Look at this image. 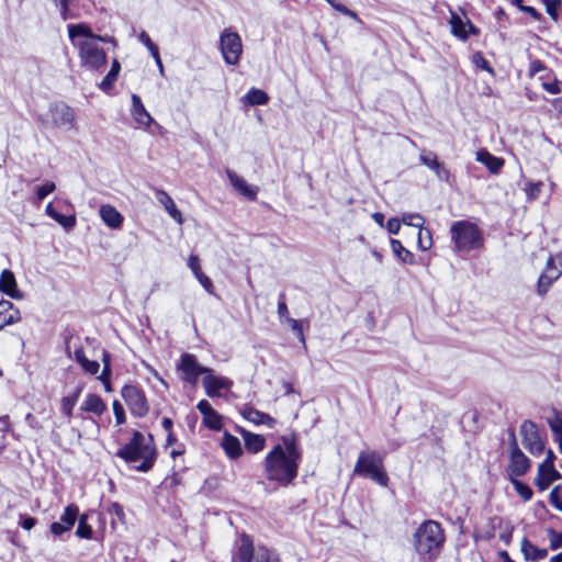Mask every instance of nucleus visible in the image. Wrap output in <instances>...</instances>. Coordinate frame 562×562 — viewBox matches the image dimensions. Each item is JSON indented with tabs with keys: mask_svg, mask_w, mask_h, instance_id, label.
I'll use <instances>...</instances> for the list:
<instances>
[{
	"mask_svg": "<svg viewBox=\"0 0 562 562\" xmlns=\"http://www.w3.org/2000/svg\"><path fill=\"white\" fill-rule=\"evenodd\" d=\"M243 438L245 441L246 449L251 453H258L263 450L266 446V439L261 435L252 434L250 431H244Z\"/></svg>",
	"mask_w": 562,
	"mask_h": 562,
	"instance_id": "nucleus-34",
	"label": "nucleus"
},
{
	"mask_svg": "<svg viewBox=\"0 0 562 562\" xmlns=\"http://www.w3.org/2000/svg\"><path fill=\"white\" fill-rule=\"evenodd\" d=\"M548 539L550 541V548L552 550L562 548V533L559 531H555L552 528H549L547 530Z\"/></svg>",
	"mask_w": 562,
	"mask_h": 562,
	"instance_id": "nucleus-48",
	"label": "nucleus"
},
{
	"mask_svg": "<svg viewBox=\"0 0 562 562\" xmlns=\"http://www.w3.org/2000/svg\"><path fill=\"white\" fill-rule=\"evenodd\" d=\"M245 104L254 106V105H265L269 101L268 94L257 88H251L247 94L243 98Z\"/></svg>",
	"mask_w": 562,
	"mask_h": 562,
	"instance_id": "nucleus-35",
	"label": "nucleus"
},
{
	"mask_svg": "<svg viewBox=\"0 0 562 562\" xmlns=\"http://www.w3.org/2000/svg\"><path fill=\"white\" fill-rule=\"evenodd\" d=\"M520 10L522 12L530 14L535 20H539L541 18V14L533 7H529V5L520 7Z\"/></svg>",
	"mask_w": 562,
	"mask_h": 562,
	"instance_id": "nucleus-64",
	"label": "nucleus"
},
{
	"mask_svg": "<svg viewBox=\"0 0 562 562\" xmlns=\"http://www.w3.org/2000/svg\"><path fill=\"white\" fill-rule=\"evenodd\" d=\"M450 25L452 34L462 41L468 40L469 33H477V30L469 20L464 22L457 13L453 12L450 18Z\"/></svg>",
	"mask_w": 562,
	"mask_h": 562,
	"instance_id": "nucleus-19",
	"label": "nucleus"
},
{
	"mask_svg": "<svg viewBox=\"0 0 562 562\" xmlns=\"http://www.w3.org/2000/svg\"><path fill=\"white\" fill-rule=\"evenodd\" d=\"M256 553L250 536L243 533L232 554V562H252Z\"/></svg>",
	"mask_w": 562,
	"mask_h": 562,
	"instance_id": "nucleus-15",
	"label": "nucleus"
},
{
	"mask_svg": "<svg viewBox=\"0 0 562 562\" xmlns=\"http://www.w3.org/2000/svg\"><path fill=\"white\" fill-rule=\"evenodd\" d=\"M512 483L515 486L516 492L524 498V501H530L532 497V490L524 482L512 479Z\"/></svg>",
	"mask_w": 562,
	"mask_h": 562,
	"instance_id": "nucleus-45",
	"label": "nucleus"
},
{
	"mask_svg": "<svg viewBox=\"0 0 562 562\" xmlns=\"http://www.w3.org/2000/svg\"><path fill=\"white\" fill-rule=\"evenodd\" d=\"M402 223L407 226L422 228V226H424L425 220L418 213H404L402 216Z\"/></svg>",
	"mask_w": 562,
	"mask_h": 562,
	"instance_id": "nucleus-41",
	"label": "nucleus"
},
{
	"mask_svg": "<svg viewBox=\"0 0 562 562\" xmlns=\"http://www.w3.org/2000/svg\"><path fill=\"white\" fill-rule=\"evenodd\" d=\"M560 479L561 474L554 469V465L549 464V467H546L542 470H540L539 465L538 475L535 480V484L539 488V491L543 492L550 486L552 482L558 481Z\"/></svg>",
	"mask_w": 562,
	"mask_h": 562,
	"instance_id": "nucleus-24",
	"label": "nucleus"
},
{
	"mask_svg": "<svg viewBox=\"0 0 562 562\" xmlns=\"http://www.w3.org/2000/svg\"><path fill=\"white\" fill-rule=\"evenodd\" d=\"M196 408L203 415V424L211 430H220L222 428L221 415L211 406L206 400H201Z\"/></svg>",
	"mask_w": 562,
	"mask_h": 562,
	"instance_id": "nucleus-16",
	"label": "nucleus"
},
{
	"mask_svg": "<svg viewBox=\"0 0 562 562\" xmlns=\"http://www.w3.org/2000/svg\"><path fill=\"white\" fill-rule=\"evenodd\" d=\"M0 292L14 300L23 299V294L18 289L16 280L12 271L3 270L0 274Z\"/></svg>",
	"mask_w": 562,
	"mask_h": 562,
	"instance_id": "nucleus-18",
	"label": "nucleus"
},
{
	"mask_svg": "<svg viewBox=\"0 0 562 562\" xmlns=\"http://www.w3.org/2000/svg\"><path fill=\"white\" fill-rule=\"evenodd\" d=\"M177 369L181 372L182 379L192 385L196 384L199 375L203 374L204 376L213 372L212 369L201 366L195 356L191 353H183L181 356L180 361L177 363Z\"/></svg>",
	"mask_w": 562,
	"mask_h": 562,
	"instance_id": "nucleus-9",
	"label": "nucleus"
},
{
	"mask_svg": "<svg viewBox=\"0 0 562 562\" xmlns=\"http://www.w3.org/2000/svg\"><path fill=\"white\" fill-rule=\"evenodd\" d=\"M53 220L56 221L60 226H63L67 231L72 229L77 223L76 216L74 214L63 215L59 212L55 214V217Z\"/></svg>",
	"mask_w": 562,
	"mask_h": 562,
	"instance_id": "nucleus-46",
	"label": "nucleus"
},
{
	"mask_svg": "<svg viewBox=\"0 0 562 562\" xmlns=\"http://www.w3.org/2000/svg\"><path fill=\"white\" fill-rule=\"evenodd\" d=\"M116 456L132 464L133 469L138 472L150 471L157 459V449L153 436H145L135 430L131 440L119 449Z\"/></svg>",
	"mask_w": 562,
	"mask_h": 562,
	"instance_id": "nucleus-3",
	"label": "nucleus"
},
{
	"mask_svg": "<svg viewBox=\"0 0 562 562\" xmlns=\"http://www.w3.org/2000/svg\"><path fill=\"white\" fill-rule=\"evenodd\" d=\"M102 362H103V370L101 374L98 376L100 381H105L106 376H110L111 369H110V355L108 351H103L102 355Z\"/></svg>",
	"mask_w": 562,
	"mask_h": 562,
	"instance_id": "nucleus-53",
	"label": "nucleus"
},
{
	"mask_svg": "<svg viewBox=\"0 0 562 562\" xmlns=\"http://www.w3.org/2000/svg\"><path fill=\"white\" fill-rule=\"evenodd\" d=\"M446 541L441 525L432 519L422 522L413 533V546L419 562H435Z\"/></svg>",
	"mask_w": 562,
	"mask_h": 562,
	"instance_id": "nucleus-4",
	"label": "nucleus"
},
{
	"mask_svg": "<svg viewBox=\"0 0 562 562\" xmlns=\"http://www.w3.org/2000/svg\"><path fill=\"white\" fill-rule=\"evenodd\" d=\"M544 69H546V67H544L542 61L533 60V61H531L530 67H529V76L532 77L536 74H538V72H540V71H542Z\"/></svg>",
	"mask_w": 562,
	"mask_h": 562,
	"instance_id": "nucleus-61",
	"label": "nucleus"
},
{
	"mask_svg": "<svg viewBox=\"0 0 562 562\" xmlns=\"http://www.w3.org/2000/svg\"><path fill=\"white\" fill-rule=\"evenodd\" d=\"M524 447L533 456H540L544 449L537 425L531 420H525L520 426Z\"/></svg>",
	"mask_w": 562,
	"mask_h": 562,
	"instance_id": "nucleus-11",
	"label": "nucleus"
},
{
	"mask_svg": "<svg viewBox=\"0 0 562 562\" xmlns=\"http://www.w3.org/2000/svg\"><path fill=\"white\" fill-rule=\"evenodd\" d=\"M196 280L200 282V284L205 289V291H207L209 293H213V282L211 281V279L205 276L203 272L201 273H198L195 276Z\"/></svg>",
	"mask_w": 562,
	"mask_h": 562,
	"instance_id": "nucleus-56",
	"label": "nucleus"
},
{
	"mask_svg": "<svg viewBox=\"0 0 562 562\" xmlns=\"http://www.w3.org/2000/svg\"><path fill=\"white\" fill-rule=\"evenodd\" d=\"M120 70H121V65L116 59H114L112 63L111 70L99 83V88L103 91H106L110 88H112L113 83L115 82V80L117 78Z\"/></svg>",
	"mask_w": 562,
	"mask_h": 562,
	"instance_id": "nucleus-36",
	"label": "nucleus"
},
{
	"mask_svg": "<svg viewBox=\"0 0 562 562\" xmlns=\"http://www.w3.org/2000/svg\"><path fill=\"white\" fill-rule=\"evenodd\" d=\"M76 535L82 539H90L92 537V528L90 525L87 524L86 515H82L79 518V524H78V528L76 530Z\"/></svg>",
	"mask_w": 562,
	"mask_h": 562,
	"instance_id": "nucleus-43",
	"label": "nucleus"
},
{
	"mask_svg": "<svg viewBox=\"0 0 562 562\" xmlns=\"http://www.w3.org/2000/svg\"><path fill=\"white\" fill-rule=\"evenodd\" d=\"M512 535H513V526L509 524L506 525L504 531L499 535L501 540L505 542V544H509L512 541Z\"/></svg>",
	"mask_w": 562,
	"mask_h": 562,
	"instance_id": "nucleus-62",
	"label": "nucleus"
},
{
	"mask_svg": "<svg viewBox=\"0 0 562 562\" xmlns=\"http://www.w3.org/2000/svg\"><path fill=\"white\" fill-rule=\"evenodd\" d=\"M419 159L423 165L431 169L438 179L442 181H448L450 173L449 171L443 167L441 162L437 159V156L432 153H422L419 156Z\"/></svg>",
	"mask_w": 562,
	"mask_h": 562,
	"instance_id": "nucleus-25",
	"label": "nucleus"
},
{
	"mask_svg": "<svg viewBox=\"0 0 562 562\" xmlns=\"http://www.w3.org/2000/svg\"><path fill=\"white\" fill-rule=\"evenodd\" d=\"M542 182H528L525 188V192L529 200H536L541 191Z\"/></svg>",
	"mask_w": 562,
	"mask_h": 562,
	"instance_id": "nucleus-49",
	"label": "nucleus"
},
{
	"mask_svg": "<svg viewBox=\"0 0 562 562\" xmlns=\"http://www.w3.org/2000/svg\"><path fill=\"white\" fill-rule=\"evenodd\" d=\"M202 385L209 397H221L223 396V392L231 390L233 381L228 378L214 375L210 372L203 376Z\"/></svg>",
	"mask_w": 562,
	"mask_h": 562,
	"instance_id": "nucleus-13",
	"label": "nucleus"
},
{
	"mask_svg": "<svg viewBox=\"0 0 562 562\" xmlns=\"http://www.w3.org/2000/svg\"><path fill=\"white\" fill-rule=\"evenodd\" d=\"M38 121L46 128L70 131L76 124V113L64 101H57L49 104L47 112L40 115Z\"/></svg>",
	"mask_w": 562,
	"mask_h": 562,
	"instance_id": "nucleus-6",
	"label": "nucleus"
},
{
	"mask_svg": "<svg viewBox=\"0 0 562 562\" xmlns=\"http://www.w3.org/2000/svg\"><path fill=\"white\" fill-rule=\"evenodd\" d=\"M80 409L101 416L106 411V404L99 395L90 393L86 396Z\"/></svg>",
	"mask_w": 562,
	"mask_h": 562,
	"instance_id": "nucleus-28",
	"label": "nucleus"
},
{
	"mask_svg": "<svg viewBox=\"0 0 562 562\" xmlns=\"http://www.w3.org/2000/svg\"><path fill=\"white\" fill-rule=\"evenodd\" d=\"M72 358L80 364V367L83 369L85 372L92 374V375H94L99 372V369H100L99 362L95 360H89L86 357V353L81 347L77 348L74 351Z\"/></svg>",
	"mask_w": 562,
	"mask_h": 562,
	"instance_id": "nucleus-33",
	"label": "nucleus"
},
{
	"mask_svg": "<svg viewBox=\"0 0 562 562\" xmlns=\"http://www.w3.org/2000/svg\"><path fill=\"white\" fill-rule=\"evenodd\" d=\"M231 184L234 189L247 199L254 200L258 193V189L247 183V181L232 170L226 171Z\"/></svg>",
	"mask_w": 562,
	"mask_h": 562,
	"instance_id": "nucleus-21",
	"label": "nucleus"
},
{
	"mask_svg": "<svg viewBox=\"0 0 562 562\" xmlns=\"http://www.w3.org/2000/svg\"><path fill=\"white\" fill-rule=\"evenodd\" d=\"M521 552L527 561H539L548 555L547 549L537 548L526 538L521 541Z\"/></svg>",
	"mask_w": 562,
	"mask_h": 562,
	"instance_id": "nucleus-32",
	"label": "nucleus"
},
{
	"mask_svg": "<svg viewBox=\"0 0 562 562\" xmlns=\"http://www.w3.org/2000/svg\"><path fill=\"white\" fill-rule=\"evenodd\" d=\"M36 524V519L30 516L23 517L22 521L20 522L21 527L25 530H31Z\"/></svg>",
	"mask_w": 562,
	"mask_h": 562,
	"instance_id": "nucleus-63",
	"label": "nucleus"
},
{
	"mask_svg": "<svg viewBox=\"0 0 562 562\" xmlns=\"http://www.w3.org/2000/svg\"><path fill=\"white\" fill-rule=\"evenodd\" d=\"M512 448H510V461L508 465V473L510 477L521 476L526 474L530 469V460L519 449L515 435L512 434Z\"/></svg>",
	"mask_w": 562,
	"mask_h": 562,
	"instance_id": "nucleus-12",
	"label": "nucleus"
},
{
	"mask_svg": "<svg viewBox=\"0 0 562 562\" xmlns=\"http://www.w3.org/2000/svg\"><path fill=\"white\" fill-rule=\"evenodd\" d=\"M132 115L139 125L145 127H148L154 122V119L147 112L137 94H132Z\"/></svg>",
	"mask_w": 562,
	"mask_h": 562,
	"instance_id": "nucleus-26",
	"label": "nucleus"
},
{
	"mask_svg": "<svg viewBox=\"0 0 562 562\" xmlns=\"http://www.w3.org/2000/svg\"><path fill=\"white\" fill-rule=\"evenodd\" d=\"M112 406H113V413L115 416L116 424L122 425L123 423H125V412H124L123 406L121 405V403L119 401H114Z\"/></svg>",
	"mask_w": 562,
	"mask_h": 562,
	"instance_id": "nucleus-54",
	"label": "nucleus"
},
{
	"mask_svg": "<svg viewBox=\"0 0 562 562\" xmlns=\"http://www.w3.org/2000/svg\"><path fill=\"white\" fill-rule=\"evenodd\" d=\"M549 499L552 506L562 512V486L558 485L553 487L550 492Z\"/></svg>",
	"mask_w": 562,
	"mask_h": 562,
	"instance_id": "nucleus-47",
	"label": "nucleus"
},
{
	"mask_svg": "<svg viewBox=\"0 0 562 562\" xmlns=\"http://www.w3.org/2000/svg\"><path fill=\"white\" fill-rule=\"evenodd\" d=\"M99 215L103 223L112 229H119L123 225L124 216L110 204L101 205Z\"/></svg>",
	"mask_w": 562,
	"mask_h": 562,
	"instance_id": "nucleus-20",
	"label": "nucleus"
},
{
	"mask_svg": "<svg viewBox=\"0 0 562 562\" xmlns=\"http://www.w3.org/2000/svg\"><path fill=\"white\" fill-rule=\"evenodd\" d=\"M472 63L483 70H486L488 72H493V69L490 66V63L486 60V58L483 56L482 53L477 52L473 54L472 56Z\"/></svg>",
	"mask_w": 562,
	"mask_h": 562,
	"instance_id": "nucleus-50",
	"label": "nucleus"
},
{
	"mask_svg": "<svg viewBox=\"0 0 562 562\" xmlns=\"http://www.w3.org/2000/svg\"><path fill=\"white\" fill-rule=\"evenodd\" d=\"M286 322L290 325L291 329L296 334L300 341L305 346V337L301 323L297 319L291 317H288Z\"/></svg>",
	"mask_w": 562,
	"mask_h": 562,
	"instance_id": "nucleus-52",
	"label": "nucleus"
},
{
	"mask_svg": "<svg viewBox=\"0 0 562 562\" xmlns=\"http://www.w3.org/2000/svg\"><path fill=\"white\" fill-rule=\"evenodd\" d=\"M121 394L132 414L143 417L148 413L149 406L145 394L140 389L135 385H125L122 389Z\"/></svg>",
	"mask_w": 562,
	"mask_h": 562,
	"instance_id": "nucleus-10",
	"label": "nucleus"
},
{
	"mask_svg": "<svg viewBox=\"0 0 562 562\" xmlns=\"http://www.w3.org/2000/svg\"><path fill=\"white\" fill-rule=\"evenodd\" d=\"M56 189V186L53 181H46L44 184L40 186L36 190V198L34 203L37 204L42 200H44L48 194H50Z\"/></svg>",
	"mask_w": 562,
	"mask_h": 562,
	"instance_id": "nucleus-44",
	"label": "nucleus"
},
{
	"mask_svg": "<svg viewBox=\"0 0 562 562\" xmlns=\"http://www.w3.org/2000/svg\"><path fill=\"white\" fill-rule=\"evenodd\" d=\"M254 562H279L278 554L263 546H258L256 548V553L254 557Z\"/></svg>",
	"mask_w": 562,
	"mask_h": 562,
	"instance_id": "nucleus-37",
	"label": "nucleus"
},
{
	"mask_svg": "<svg viewBox=\"0 0 562 562\" xmlns=\"http://www.w3.org/2000/svg\"><path fill=\"white\" fill-rule=\"evenodd\" d=\"M138 41L147 47V49L149 50L150 55L153 56L154 59H158V47L157 45L151 41V38L149 37V35L143 31L139 33L138 35Z\"/></svg>",
	"mask_w": 562,
	"mask_h": 562,
	"instance_id": "nucleus-42",
	"label": "nucleus"
},
{
	"mask_svg": "<svg viewBox=\"0 0 562 562\" xmlns=\"http://www.w3.org/2000/svg\"><path fill=\"white\" fill-rule=\"evenodd\" d=\"M417 246L422 251L428 250L432 246V238L430 231L422 226L418 228Z\"/></svg>",
	"mask_w": 562,
	"mask_h": 562,
	"instance_id": "nucleus-39",
	"label": "nucleus"
},
{
	"mask_svg": "<svg viewBox=\"0 0 562 562\" xmlns=\"http://www.w3.org/2000/svg\"><path fill=\"white\" fill-rule=\"evenodd\" d=\"M476 160L483 164L492 173H498L504 166L502 158L493 156L484 148L476 151Z\"/></svg>",
	"mask_w": 562,
	"mask_h": 562,
	"instance_id": "nucleus-29",
	"label": "nucleus"
},
{
	"mask_svg": "<svg viewBox=\"0 0 562 562\" xmlns=\"http://www.w3.org/2000/svg\"><path fill=\"white\" fill-rule=\"evenodd\" d=\"M546 4L547 13L554 20H558V10L561 5V0H542Z\"/></svg>",
	"mask_w": 562,
	"mask_h": 562,
	"instance_id": "nucleus-51",
	"label": "nucleus"
},
{
	"mask_svg": "<svg viewBox=\"0 0 562 562\" xmlns=\"http://www.w3.org/2000/svg\"><path fill=\"white\" fill-rule=\"evenodd\" d=\"M220 50L227 65H238L243 54V42L239 34L232 29H224L220 34Z\"/></svg>",
	"mask_w": 562,
	"mask_h": 562,
	"instance_id": "nucleus-8",
	"label": "nucleus"
},
{
	"mask_svg": "<svg viewBox=\"0 0 562 562\" xmlns=\"http://www.w3.org/2000/svg\"><path fill=\"white\" fill-rule=\"evenodd\" d=\"M67 30L71 44L78 49L81 67L99 70L106 65V53L99 44L101 37L93 34L88 24H68Z\"/></svg>",
	"mask_w": 562,
	"mask_h": 562,
	"instance_id": "nucleus-2",
	"label": "nucleus"
},
{
	"mask_svg": "<svg viewBox=\"0 0 562 562\" xmlns=\"http://www.w3.org/2000/svg\"><path fill=\"white\" fill-rule=\"evenodd\" d=\"M76 404L72 403V401L66 400L65 397L61 398V412L64 415H66L68 418L72 416V411Z\"/></svg>",
	"mask_w": 562,
	"mask_h": 562,
	"instance_id": "nucleus-59",
	"label": "nucleus"
},
{
	"mask_svg": "<svg viewBox=\"0 0 562 562\" xmlns=\"http://www.w3.org/2000/svg\"><path fill=\"white\" fill-rule=\"evenodd\" d=\"M188 267L191 269V271L194 274V277L198 273L202 272L201 266H200V262H199V258L195 255H191L189 257V259H188Z\"/></svg>",
	"mask_w": 562,
	"mask_h": 562,
	"instance_id": "nucleus-58",
	"label": "nucleus"
},
{
	"mask_svg": "<svg viewBox=\"0 0 562 562\" xmlns=\"http://www.w3.org/2000/svg\"><path fill=\"white\" fill-rule=\"evenodd\" d=\"M78 514L79 508L77 505H68L60 516L59 521H55L50 525V532L54 536H61L63 533L69 531L74 527L78 518Z\"/></svg>",
	"mask_w": 562,
	"mask_h": 562,
	"instance_id": "nucleus-14",
	"label": "nucleus"
},
{
	"mask_svg": "<svg viewBox=\"0 0 562 562\" xmlns=\"http://www.w3.org/2000/svg\"><path fill=\"white\" fill-rule=\"evenodd\" d=\"M241 415L248 422L255 424V425H266L269 428H273L276 425V419L272 418L270 415L260 412L251 406H245L241 409Z\"/></svg>",
	"mask_w": 562,
	"mask_h": 562,
	"instance_id": "nucleus-23",
	"label": "nucleus"
},
{
	"mask_svg": "<svg viewBox=\"0 0 562 562\" xmlns=\"http://www.w3.org/2000/svg\"><path fill=\"white\" fill-rule=\"evenodd\" d=\"M451 239L459 251H470L483 246L484 239L479 227L468 221H459L450 228Z\"/></svg>",
	"mask_w": 562,
	"mask_h": 562,
	"instance_id": "nucleus-7",
	"label": "nucleus"
},
{
	"mask_svg": "<svg viewBox=\"0 0 562 562\" xmlns=\"http://www.w3.org/2000/svg\"><path fill=\"white\" fill-rule=\"evenodd\" d=\"M222 447L231 459H237L243 453L239 439L227 432L223 437Z\"/></svg>",
	"mask_w": 562,
	"mask_h": 562,
	"instance_id": "nucleus-30",
	"label": "nucleus"
},
{
	"mask_svg": "<svg viewBox=\"0 0 562 562\" xmlns=\"http://www.w3.org/2000/svg\"><path fill=\"white\" fill-rule=\"evenodd\" d=\"M278 315H279L280 318L288 319V317H289V311H288V306H286V303H285V294L284 293H280L279 294Z\"/></svg>",
	"mask_w": 562,
	"mask_h": 562,
	"instance_id": "nucleus-55",
	"label": "nucleus"
},
{
	"mask_svg": "<svg viewBox=\"0 0 562 562\" xmlns=\"http://www.w3.org/2000/svg\"><path fill=\"white\" fill-rule=\"evenodd\" d=\"M56 5L59 7L60 16L63 20H69L77 18L75 13L71 11V5L74 4V0H55Z\"/></svg>",
	"mask_w": 562,
	"mask_h": 562,
	"instance_id": "nucleus-40",
	"label": "nucleus"
},
{
	"mask_svg": "<svg viewBox=\"0 0 562 562\" xmlns=\"http://www.w3.org/2000/svg\"><path fill=\"white\" fill-rule=\"evenodd\" d=\"M549 426L562 452V414L557 413L553 418L549 419Z\"/></svg>",
	"mask_w": 562,
	"mask_h": 562,
	"instance_id": "nucleus-38",
	"label": "nucleus"
},
{
	"mask_svg": "<svg viewBox=\"0 0 562 562\" xmlns=\"http://www.w3.org/2000/svg\"><path fill=\"white\" fill-rule=\"evenodd\" d=\"M353 473L369 477L383 487H386L389 484V476L384 469L383 457L374 450L362 451L359 453Z\"/></svg>",
	"mask_w": 562,
	"mask_h": 562,
	"instance_id": "nucleus-5",
	"label": "nucleus"
},
{
	"mask_svg": "<svg viewBox=\"0 0 562 562\" xmlns=\"http://www.w3.org/2000/svg\"><path fill=\"white\" fill-rule=\"evenodd\" d=\"M542 87L551 94H558L561 92L560 82L558 80H554L553 82H544L542 83Z\"/></svg>",
	"mask_w": 562,
	"mask_h": 562,
	"instance_id": "nucleus-60",
	"label": "nucleus"
},
{
	"mask_svg": "<svg viewBox=\"0 0 562 562\" xmlns=\"http://www.w3.org/2000/svg\"><path fill=\"white\" fill-rule=\"evenodd\" d=\"M302 457L296 438L283 436L263 459L265 479L277 487L293 485L299 474Z\"/></svg>",
	"mask_w": 562,
	"mask_h": 562,
	"instance_id": "nucleus-1",
	"label": "nucleus"
},
{
	"mask_svg": "<svg viewBox=\"0 0 562 562\" xmlns=\"http://www.w3.org/2000/svg\"><path fill=\"white\" fill-rule=\"evenodd\" d=\"M390 246L392 252L396 256V258L406 265H415L416 258L415 255L406 249L398 239H391Z\"/></svg>",
	"mask_w": 562,
	"mask_h": 562,
	"instance_id": "nucleus-31",
	"label": "nucleus"
},
{
	"mask_svg": "<svg viewBox=\"0 0 562 562\" xmlns=\"http://www.w3.org/2000/svg\"><path fill=\"white\" fill-rule=\"evenodd\" d=\"M156 199L164 206L167 213L178 223H183V216L177 209L172 198L164 190H156Z\"/></svg>",
	"mask_w": 562,
	"mask_h": 562,
	"instance_id": "nucleus-27",
	"label": "nucleus"
},
{
	"mask_svg": "<svg viewBox=\"0 0 562 562\" xmlns=\"http://www.w3.org/2000/svg\"><path fill=\"white\" fill-rule=\"evenodd\" d=\"M561 273L562 272L553 266V259L550 258L547 262L544 272L539 277L538 280L539 295L543 296L547 294L552 283L560 278Z\"/></svg>",
	"mask_w": 562,
	"mask_h": 562,
	"instance_id": "nucleus-17",
	"label": "nucleus"
},
{
	"mask_svg": "<svg viewBox=\"0 0 562 562\" xmlns=\"http://www.w3.org/2000/svg\"><path fill=\"white\" fill-rule=\"evenodd\" d=\"M401 224H403L402 218L398 220V218L392 217L387 221L386 228L390 234L396 235V234H398V232L401 229Z\"/></svg>",
	"mask_w": 562,
	"mask_h": 562,
	"instance_id": "nucleus-57",
	"label": "nucleus"
},
{
	"mask_svg": "<svg viewBox=\"0 0 562 562\" xmlns=\"http://www.w3.org/2000/svg\"><path fill=\"white\" fill-rule=\"evenodd\" d=\"M20 311L10 301H0V330L8 325L20 322Z\"/></svg>",
	"mask_w": 562,
	"mask_h": 562,
	"instance_id": "nucleus-22",
	"label": "nucleus"
}]
</instances>
